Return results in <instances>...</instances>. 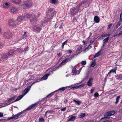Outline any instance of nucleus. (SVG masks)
<instances>
[{"label":"nucleus","instance_id":"15","mask_svg":"<svg viewBox=\"0 0 122 122\" xmlns=\"http://www.w3.org/2000/svg\"><path fill=\"white\" fill-rule=\"evenodd\" d=\"M18 10V9L14 7H11L10 9V11L11 12L14 13Z\"/></svg>","mask_w":122,"mask_h":122},{"label":"nucleus","instance_id":"59","mask_svg":"<svg viewBox=\"0 0 122 122\" xmlns=\"http://www.w3.org/2000/svg\"><path fill=\"white\" fill-rule=\"evenodd\" d=\"M62 54L61 53H58L57 55L59 56L60 57L61 55Z\"/></svg>","mask_w":122,"mask_h":122},{"label":"nucleus","instance_id":"7","mask_svg":"<svg viewBox=\"0 0 122 122\" xmlns=\"http://www.w3.org/2000/svg\"><path fill=\"white\" fill-rule=\"evenodd\" d=\"M115 112L114 111H109L106 113L104 115L106 118H109V116L114 114Z\"/></svg>","mask_w":122,"mask_h":122},{"label":"nucleus","instance_id":"49","mask_svg":"<svg viewBox=\"0 0 122 122\" xmlns=\"http://www.w3.org/2000/svg\"><path fill=\"white\" fill-rule=\"evenodd\" d=\"M98 96L99 94L97 92H96L94 94V97H97Z\"/></svg>","mask_w":122,"mask_h":122},{"label":"nucleus","instance_id":"45","mask_svg":"<svg viewBox=\"0 0 122 122\" xmlns=\"http://www.w3.org/2000/svg\"><path fill=\"white\" fill-rule=\"evenodd\" d=\"M86 61H83L81 62V64L83 65H84L86 64Z\"/></svg>","mask_w":122,"mask_h":122},{"label":"nucleus","instance_id":"26","mask_svg":"<svg viewBox=\"0 0 122 122\" xmlns=\"http://www.w3.org/2000/svg\"><path fill=\"white\" fill-rule=\"evenodd\" d=\"M72 72L73 73V75H76L77 74V71L76 68H73L72 70Z\"/></svg>","mask_w":122,"mask_h":122},{"label":"nucleus","instance_id":"55","mask_svg":"<svg viewBox=\"0 0 122 122\" xmlns=\"http://www.w3.org/2000/svg\"><path fill=\"white\" fill-rule=\"evenodd\" d=\"M66 107H64L61 109V111H65L66 110Z\"/></svg>","mask_w":122,"mask_h":122},{"label":"nucleus","instance_id":"3","mask_svg":"<svg viewBox=\"0 0 122 122\" xmlns=\"http://www.w3.org/2000/svg\"><path fill=\"white\" fill-rule=\"evenodd\" d=\"M32 14V13H30L25 14L24 16L21 15L19 16L17 19V20L20 22L22 20H24L26 18H30V15Z\"/></svg>","mask_w":122,"mask_h":122},{"label":"nucleus","instance_id":"33","mask_svg":"<svg viewBox=\"0 0 122 122\" xmlns=\"http://www.w3.org/2000/svg\"><path fill=\"white\" fill-rule=\"evenodd\" d=\"M121 24V21H119L118 22L116 26V28H117Z\"/></svg>","mask_w":122,"mask_h":122},{"label":"nucleus","instance_id":"56","mask_svg":"<svg viewBox=\"0 0 122 122\" xmlns=\"http://www.w3.org/2000/svg\"><path fill=\"white\" fill-rule=\"evenodd\" d=\"M25 5L26 7H30L31 6H29V5L27 3H26L25 4Z\"/></svg>","mask_w":122,"mask_h":122},{"label":"nucleus","instance_id":"13","mask_svg":"<svg viewBox=\"0 0 122 122\" xmlns=\"http://www.w3.org/2000/svg\"><path fill=\"white\" fill-rule=\"evenodd\" d=\"M31 87V86H28L26 88H25V89L22 92L24 96L28 92L29 90L30 89V88Z\"/></svg>","mask_w":122,"mask_h":122},{"label":"nucleus","instance_id":"27","mask_svg":"<svg viewBox=\"0 0 122 122\" xmlns=\"http://www.w3.org/2000/svg\"><path fill=\"white\" fill-rule=\"evenodd\" d=\"M116 68L115 67L113 69L111 70L110 71V72L108 73V74L109 73H111L112 72H113V73L115 72V73H116Z\"/></svg>","mask_w":122,"mask_h":122},{"label":"nucleus","instance_id":"47","mask_svg":"<svg viewBox=\"0 0 122 122\" xmlns=\"http://www.w3.org/2000/svg\"><path fill=\"white\" fill-rule=\"evenodd\" d=\"M67 42V41L66 40L64 41V42H63L62 45V48H64V46L66 43Z\"/></svg>","mask_w":122,"mask_h":122},{"label":"nucleus","instance_id":"10","mask_svg":"<svg viewBox=\"0 0 122 122\" xmlns=\"http://www.w3.org/2000/svg\"><path fill=\"white\" fill-rule=\"evenodd\" d=\"M16 21L13 19H10L9 21V24L11 26H14L16 25Z\"/></svg>","mask_w":122,"mask_h":122},{"label":"nucleus","instance_id":"12","mask_svg":"<svg viewBox=\"0 0 122 122\" xmlns=\"http://www.w3.org/2000/svg\"><path fill=\"white\" fill-rule=\"evenodd\" d=\"M9 57H10L7 53L5 54L2 56L0 61H2L3 60V59H6Z\"/></svg>","mask_w":122,"mask_h":122},{"label":"nucleus","instance_id":"32","mask_svg":"<svg viewBox=\"0 0 122 122\" xmlns=\"http://www.w3.org/2000/svg\"><path fill=\"white\" fill-rule=\"evenodd\" d=\"M26 3L29 5L30 6H31L32 5V2L31 0H27L26 1Z\"/></svg>","mask_w":122,"mask_h":122},{"label":"nucleus","instance_id":"29","mask_svg":"<svg viewBox=\"0 0 122 122\" xmlns=\"http://www.w3.org/2000/svg\"><path fill=\"white\" fill-rule=\"evenodd\" d=\"M76 118V117L74 116L71 117L68 120V121H74Z\"/></svg>","mask_w":122,"mask_h":122},{"label":"nucleus","instance_id":"2","mask_svg":"<svg viewBox=\"0 0 122 122\" xmlns=\"http://www.w3.org/2000/svg\"><path fill=\"white\" fill-rule=\"evenodd\" d=\"M90 4V2L89 0H84L81 2L80 3L78 4L80 8L81 6L82 8L80 10V11L82 10L84 8L87 7Z\"/></svg>","mask_w":122,"mask_h":122},{"label":"nucleus","instance_id":"54","mask_svg":"<svg viewBox=\"0 0 122 122\" xmlns=\"http://www.w3.org/2000/svg\"><path fill=\"white\" fill-rule=\"evenodd\" d=\"M94 88H92L91 89V93H92L93 92V91H94Z\"/></svg>","mask_w":122,"mask_h":122},{"label":"nucleus","instance_id":"35","mask_svg":"<svg viewBox=\"0 0 122 122\" xmlns=\"http://www.w3.org/2000/svg\"><path fill=\"white\" fill-rule=\"evenodd\" d=\"M109 39V37H108L107 38H105L103 40V43L107 42Z\"/></svg>","mask_w":122,"mask_h":122},{"label":"nucleus","instance_id":"40","mask_svg":"<svg viewBox=\"0 0 122 122\" xmlns=\"http://www.w3.org/2000/svg\"><path fill=\"white\" fill-rule=\"evenodd\" d=\"M96 64V63L95 62H93L90 65V66L92 67H94L95 65Z\"/></svg>","mask_w":122,"mask_h":122},{"label":"nucleus","instance_id":"28","mask_svg":"<svg viewBox=\"0 0 122 122\" xmlns=\"http://www.w3.org/2000/svg\"><path fill=\"white\" fill-rule=\"evenodd\" d=\"M85 115V113H82L80 114L79 117L80 118H83L84 117Z\"/></svg>","mask_w":122,"mask_h":122},{"label":"nucleus","instance_id":"62","mask_svg":"<svg viewBox=\"0 0 122 122\" xmlns=\"http://www.w3.org/2000/svg\"><path fill=\"white\" fill-rule=\"evenodd\" d=\"M67 52L68 53H71L72 52V51L71 50H68Z\"/></svg>","mask_w":122,"mask_h":122},{"label":"nucleus","instance_id":"18","mask_svg":"<svg viewBox=\"0 0 122 122\" xmlns=\"http://www.w3.org/2000/svg\"><path fill=\"white\" fill-rule=\"evenodd\" d=\"M24 96V95L23 94V95H21L19 96H18L17 99L14 101L12 102L11 103H12L13 102H16L17 101H18L20 100L21 98H22Z\"/></svg>","mask_w":122,"mask_h":122},{"label":"nucleus","instance_id":"42","mask_svg":"<svg viewBox=\"0 0 122 122\" xmlns=\"http://www.w3.org/2000/svg\"><path fill=\"white\" fill-rule=\"evenodd\" d=\"M17 50L20 53H22L23 51V49L21 48L18 49Z\"/></svg>","mask_w":122,"mask_h":122},{"label":"nucleus","instance_id":"4","mask_svg":"<svg viewBox=\"0 0 122 122\" xmlns=\"http://www.w3.org/2000/svg\"><path fill=\"white\" fill-rule=\"evenodd\" d=\"M81 8L78 5L74 9H71L70 10V11L71 13V14L72 15L76 14L77 13L78 11H81Z\"/></svg>","mask_w":122,"mask_h":122},{"label":"nucleus","instance_id":"30","mask_svg":"<svg viewBox=\"0 0 122 122\" xmlns=\"http://www.w3.org/2000/svg\"><path fill=\"white\" fill-rule=\"evenodd\" d=\"M16 97L15 96H14L11 98H10L8 100V102H9L10 101H12L13 100L15 99Z\"/></svg>","mask_w":122,"mask_h":122},{"label":"nucleus","instance_id":"63","mask_svg":"<svg viewBox=\"0 0 122 122\" xmlns=\"http://www.w3.org/2000/svg\"><path fill=\"white\" fill-rule=\"evenodd\" d=\"M122 34V31H121L120 33H119L118 34V36H119Z\"/></svg>","mask_w":122,"mask_h":122},{"label":"nucleus","instance_id":"17","mask_svg":"<svg viewBox=\"0 0 122 122\" xmlns=\"http://www.w3.org/2000/svg\"><path fill=\"white\" fill-rule=\"evenodd\" d=\"M24 96V95L23 94V95H21L19 96H18L17 99L14 101L12 102L11 103H12L13 102H16L17 101H18L20 100L21 98H22Z\"/></svg>","mask_w":122,"mask_h":122},{"label":"nucleus","instance_id":"5","mask_svg":"<svg viewBox=\"0 0 122 122\" xmlns=\"http://www.w3.org/2000/svg\"><path fill=\"white\" fill-rule=\"evenodd\" d=\"M36 103H35L33 104L32 105L28 107L25 110L23 111L19 112L16 114L18 117L23 113V111H27L30 110L32 109L33 108L36 106Z\"/></svg>","mask_w":122,"mask_h":122},{"label":"nucleus","instance_id":"64","mask_svg":"<svg viewBox=\"0 0 122 122\" xmlns=\"http://www.w3.org/2000/svg\"><path fill=\"white\" fill-rule=\"evenodd\" d=\"M38 81H34L33 82V83H32V84H31V85H32L34 83H36V82H37Z\"/></svg>","mask_w":122,"mask_h":122},{"label":"nucleus","instance_id":"61","mask_svg":"<svg viewBox=\"0 0 122 122\" xmlns=\"http://www.w3.org/2000/svg\"><path fill=\"white\" fill-rule=\"evenodd\" d=\"M3 116V114L2 113L0 112V117H2Z\"/></svg>","mask_w":122,"mask_h":122},{"label":"nucleus","instance_id":"36","mask_svg":"<svg viewBox=\"0 0 122 122\" xmlns=\"http://www.w3.org/2000/svg\"><path fill=\"white\" fill-rule=\"evenodd\" d=\"M57 1V0H51L50 1L51 3L53 4L56 3Z\"/></svg>","mask_w":122,"mask_h":122},{"label":"nucleus","instance_id":"25","mask_svg":"<svg viewBox=\"0 0 122 122\" xmlns=\"http://www.w3.org/2000/svg\"><path fill=\"white\" fill-rule=\"evenodd\" d=\"M115 77L117 79H120L122 78V74L117 75L115 76Z\"/></svg>","mask_w":122,"mask_h":122},{"label":"nucleus","instance_id":"19","mask_svg":"<svg viewBox=\"0 0 122 122\" xmlns=\"http://www.w3.org/2000/svg\"><path fill=\"white\" fill-rule=\"evenodd\" d=\"M51 73L47 74L44 76L41 79V80H45L47 79L48 76L50 75Z\"/></svg>","mask_w":122,"mask_h":122},{"label":"nucleus","instance_id":"14","mask_svg":"<svg viewBox=\"0 0 122 122\" xmlns=\"http://www.w3.org/2000/svg\"><path fill=\"white\" fill-rule=\"evenodd\" d=\"M4 36L6 38H9L11 36V33L10 32H5L4 34Z\"/></svg>","mask_w":122,"mask_h":122},{"label":"nucleus","instance_id":"6","mask_svg":"<svg viewBox=\"0 0 122 122\" xmlns=\"http://www.w3.org/2000/svg\"><path fill=\"white\" fill-rule=\"evenodd\" d=\"M36 103H35L33 104L32 105L28 107L25 110L23 111L19 112L16 114L18 117L23 113V111H27L30 110L32 109L33 108L36 106Z\"/></svg>","mask_w":122,"mask_h":122},{"label":"nucleus","instance_id":"43","mask_svg":"<svg viewBox=\"0 0 122 122\" xmlns=\"http://www.w3.org/2000/svg\"><path fill=\"white\" fill-rule=\"evenodd\" d=\"M26 32H24V34L23 35V38H26Z\"/></svg>","mask_w":122,"mask_h":122},{"label":"nucleus","instance_id":"23","mask_svg":"<svg viewBox=\"0 0 122 122\" xmlns=\"http://www.w3.org/2000/svg\"><path fill=\"white\" fill-rule=\"evenodd\" d=\"M12 1L16 4H19L21 3V0H12Z\"/></svg>","mask_w":122,"mask_h":122},{"label":"nucleus","instance_id":"58","mask_svg":"<svg viewBox=\"0 0 122 122\" xmlns=\"http://www.w3.org/2000/svg\"><path fill=\"white\" fill-rule=\"evenodd\" d=\"M120 18L121 21H122V13L120 14Z\"/></svg>","mask_w":122,"mask_h":122},{"label":"nucleus","instance_id":"48","mask_svg":"<svg viewBox=\"0 0 122 122\" xmlns=\"http://www.w3.org/2000/svg\"><path fill=\"white\" fill-rule=\"evenodd\" d=\"M91 47V46L89 45L88 46H87V47L85 49H84V51H86V49L88 50Z\"/></svg>","mask_w":122,"mask_h":122},{"label":"nucleus","instance_id":"11","mask_svg":"<svg viewBox=\"0 0 122 122\" xmlns=\"http://www.w3.org/2000/svg\"><path fill=\"white\" fill-rule=\"evenodd\" d=\"M72 59V58H67L63 60L60 64L59 66H61L63 65H64L69 61L71 60Z\"/></svg>","mask_w":122,"mask_h":122},{"label":"nucleus","instance_id":"39","mask_svg":"<svg viewBox=\"0 0 122 122\" xmlns=\"http://www.w3.org/2000/svg\"><path fill=\"white\" fill-rule=\"evenodd\" d=\"M120 98L119 96H117L116 98V101L115 102V103L116 104L118 102L119 99Z\"/></svg>","mask_w":122,"mask_h":122},{"label":"nucleus","instance_id":"1","mask_svg":"<svg viewBox=\"0 0 122 122\" xmlns=\"http://www.w3.org/2000/svg\"><path fill=\"white\" fill-rule=\"evenodd\" d=\"M46 11L47 15L48 16L47 18H46L45 21L42 23V24L43 26L46 25V22L50 21V20L52 19L51 18L55 14V11L54 9L51 8H48Z\"/></svg>","mask_w":122,"mask_h":122},{"label":"nucleus","instance_id":"34","mask_svg":"<svg viewBox=\"0 0 122 122\" xmlns=\"http://www.w3.org/2000/svg\"><path fill=\"white\" fill-rule=\"evenodd\" d=\"M9 5V3H6L3 5V6L5 8H8L7 7Z\"/></svg>","mask_w":122,"mask_h":122},{"label":"nucleus","instance_id":"24","mask_svg":"<svg viewBox=\"0 0 122 122\" xmlns=\"http://www.w3.org/2000/svg\"><path fill=\"white\" fill-rule=\"evenodd\" d=\"M73 101L75 102L76 104L79 105L81 104V102L80 101L78 100H76L74 99H73Z\"/></svg>","mask_w":122,"mask_h":122},{"label":"nucleus","instance_id":"51","mask_svg":"<svg viewBox=\"0 0 122 122\" xmlns=\"http://www.w3.org/2000/svg\"><path fill=\"white\" fill-rule=\"evenodd\" d=\"M108 74L107 75H106V76L105 78V79H104V82H105L107 81V76H108Z\"/></svg>","mask_w":122,"mask_h":122},{"label":"nucleus","instance_id":"8","mask_svg":"<svg viewBox=\"0 0 122 122\" xmlns=\"http://www.w3.org/2000/svg\"><path fill=\"white\" fill-rule=\"evenodd\" d=\"M32 15H30V17L29 18H32V19L30 20V22L32 24H35L37 21V19L35 17V14L32 13Z\"/></svg>","mask_w":122,"mask_h":122},{"label":"nucleus","instance_id":"57","mask_svg":"<svg viewBox=\"0 0 122 122\" xmlns=\"http://www.w3.org/2000/svg\"><path fill=\"white\" fill-rule=\"evenodd\" d=\"M71 88H72L73 89V90H75L76 89H77L78 88H77V86H76L73 87H72Z\"/></svg>","mask_w":122,"mask_h":122},{"label":"nucleus","instance_id":"21","mask_svg":"<svg viewBox=\"0 0 122 122\" xmlns=\"http://www.w3.org/2000/svg\"><path fill=\"white\" fill-rule=\"evenodd\" d=\"M94 20L96 23H98L100 21V19L97 16H95L94 18Z\"/></svg>","mask_w":122,"mask_h":122},{"label":"nucleus","instance_id":"50","mask_svg":"<svg viewBox=\"0 0 122 122\" xmlns=\"http://www.w3.org/2000/svg\"><path fill=\"white\" fill-rule=\"evenodd\" d=\"M101 36L103 37H107V34H103L101 35Z\"/></svg>","mask_w":122,"mask_h":122},{"label":"nucleus","instance_id":"37","mask_svg":"<svg viewBox=\"0 0 122 122\" xmlns=\"http://www.w3.org/2000/svg\"><path fill=\"white\" fill-rule=\"evenodd\" d=\"M56 92V91H54V92H52V93H50V94H48V95H47L46 96V97L47 98V97H51L53 95V93L54 92Z\"/></svg>","mask_w":122,"mask_h":122},{"label":"nucleus","instance_id":"53","mask_svg":"<svg viewBox=\"0 0 122 122\" xmlns=\"http://www.w3.org/2000/svg\"><path fill=\"white\" fill-rule=\"evenodd\" d=\"M25 51L26 52L28 50V47H25L24 49Z\"/></svg>","mask_w":122,"mask_h":122},{"label":"nucleus","instance_id":"60","mask_svg":"<svg viewBox=\"0 0 122 122\" xmlns=\"http://www.w3.org/2000/svg\"><path fill=\"white\" fill-rule=\"evenodd\" d=\"M51 112L50 111H47L45 113V116H46V114L47 113H48V112L50 113V112Z\"/></svg>","mask_w":122,"mask_h":122},{"label":"nucleus","instance_id":"20","mask_svg":"<svg viewBox=\"0 0 122 122\" xmlns=\"http://www.w3.org/2000/svg\"><path fill=\"white\" fill-rule=\"evenodd\" d=\"M14 50H11L9 51L7 53L10 57L12 56L13 55L14 53Z\"/></svg>","mask_w":122,"mask_h":122},{"label":"nucleus","instance_id":"38","mask_svg":"<svg viewBox=\"0 0 122 122\" xmlns=\"http://www.w3.org/2000/svg\"><path fill=\"white\" fill-rule=\"evenodd\" d=\"M39 122H44V119L42 117L40 118L39 119Z\"/></svg>","mask_w":122,"mask_h":122},{"label":"nucleus","instance_id":"52","mask_svg":"<svg viewBox=\"0 0 122 122\" xmlns=\"http://www.w3.org/2000/svg\"><path fill=\"white\" fill-rule=\"evenodd\" d=\"M112 24H111L109 25H108L107 27V29H109L112 26Z\"/></svg>","mask_w":122,"mask_h":122},{"label":"nucleus","instance_id":"9","mask_svg":"<svg viewBox=\"0 0 122 122\" xmlns=\"http://www.w3.org/2000/svg\"><path fill=\"white\" fill-rule=\"evenodd\" d=\"M33 31L39 33L41 29V28L37 25H34L32 26Z\"/></svg>","mask_w":122,"mask_h":122},{"label":"nucleus","instance_id":"16","mask_svg":"<svg viewBox=\"0 0 122 122\" xmlns=\"http://www.w3.org/2000/svg\"><path fill=\"white\" fill-rule=\"evenodd\" d=\"M18 118V117L17 114L15 115H13L12 116L8 118V119L9 120H10L11 119H16Z\"/></svg>","mask_w":122,"mask_h":122},{"label":"nucleus","instance_id":"46","mask_svg":"<svg viewBox=\"0 0 122 122\" xmlns=\"http://www.w3.org/2000/svg\"><path fill=\"white\" fill-rule=\"evenodd\" d=\"M82 47L81 46H80L78 48H77V51H79L82 49Z\"/></svg>","mask_w":122,"mask_h":122},{"label":"nucleus","instance_id":"41","mask_svg":"<svg viewBox=\"0 0 122 122\" xmlns=\"http://www.w3.org/2000/svg\"><path fill=\"white\" fill-rule=\"evenodd\" d=\"M65 87H62L61 88H60L58 90L55 91H56V92L60 90H61L62 91H63L65 90Z\"/></svg>","mask_w":122,"mask_h":122},{"label":"nucleus","instance_id":"31","mask_svg":"<svg viewBox=\"0 0 122 122\" xmlns=\"http://www.w3.org/2000/svg\"><path fill=\"white\" fill-rule=\"evenodd\" d=\"M101 55V53L100 51H99L95 55L94 58L99 56Z\"/></svg>","mask_w":122,"mask_h":122},{"label":"nucleus","instance_id":"44","mask_svg":"<svg viewBox=\"0 0 122 122\" xmlns=\"http://www.w3.org/2000/svg\"><path fill=\"white\" fill-rule=\"evenodd\" d=\"M84 85H85V84H81L80 85L77 86V88L82 87H83V86H84Z\"/></svg>","mask_w":122,"mask_h":122},{"label":"nucleus","instance_id":"22","mask_svg":"<svg viewBox=\"0 0 122 122\" xmlns=\"http://www.w3.org/2000/svg\"><path fill=\"white\" fill-rule=\"evenodd\" d=\"M93 78H91L87 82V84L88 86H91L92 85Z\"/></svg>","mask_w":122,"mask_h":122}]
</instances>
